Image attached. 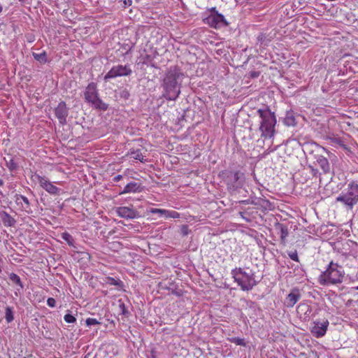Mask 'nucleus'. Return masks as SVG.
I'll return each instance as SVG.
<instances>
[{"instance_id":"obj_25","label":"nucleus","mask_w":358,"mask_h":358,"mask_svg":"<svg viewBox=\"0 0 358 358\" xmlns=\"http://www.w3.org/2000/svg\"><path fill=\"white\" fill-rule=\"evenodd\" d=\"M5 319L7 323H10L14 320L13 311L11 307L7 306L5 309Z\"/></svg>"},{"instance_id":"obj_7","label":"nucleus","mask_w":358,"mask_h":358,"mask_svg":"<svg viewBox=\"0 0 358 358\" xmlns=\"http://www.w3.org/2000/svg\"><path fill=\"white\" fill-rule=\"evenodd\" d=\"M85 99L88 103H91L94 108L106 110L108 108L107 104L103 103L99 98L96 84L90 83L87 86L85 93Z\"/></svg>"},{"instance_id":"obj_37","label":"nucleus","mask_w":358,"mask_h":358,"mask_svg":"<svg viewBox=\"0 0 358 358\" xmlns=\"http://www.w3.org/2000/svg\"><path fill=\"white\" fill-rule=\"evenodd\" d=\"M47 305L49 307L54 308L56 306V301L54 298L50 297L47 300Z\"/></svg>"},{"instance_id":"obj_23","label":"nucleus","mask_w":358,"mask_h":358,"mask_svg":"<svg viewBox=\"0 0 358 358\" xmlns=\"http://www.w3.org/2000/svg\"><path fill=\"white\" fill-rule=\"evenodd\" d=\"M328 139H329L332 143L338 145L340 147H342L343 148H346V145H345L344 141L339 136L332 135V136H328Z\"/></svg>"},{"instance_id":"obj_27","label":"nucleus","mask_w":358,"mask_h":358,"mask_svg":"<svg viewBox=\"0 0 358 358\" xmlns=\"http://www.w3.org/2000/svg\"><path fill=\"white\" fill-rule=\"evenodd\" d=\"M166 211H167V210H166V209L153 208H152L149 210L150 213H151L152 214H158L159 217H166Z\"/></svg>"},{"instance_id":"obj_43","label":"nucleus","mask_w":358,"mask_h":358,"mask_svg":"<svg viewBox=\"0 0 358 358\" xmlns=\"http://www.w3.org/2000/svg\"><path fill=\"white\" fill-rule=\"evenodd\" d=\"M316 171H316L315 169H312V172L313 173V174H315Z\"/></svg>"},{"instance_id":"obj_14","label":"nucleus","mask_w":358,"mask_h":358,"mask_svg":"<svg viewBox=\"0 0 358 358\" xmlns=\"http://www.w3.org/2000/svg\"><path fill=\"white\" fill-rule=\"evenodd\" d=\"M296 312L301 320H308L312 315V308L308 303H301L297 306Z\"/></svg>"},{"instance_id":"obj_24","label":"nucleus","mask_w":358,"mask_h":358,"mask_svg":"<svg viewBox=\"0 0 358 358\" xmlns=\"http://www.w3.org/2000/svg\"><path fill=\"white\" fill-rule=\"evenodd\" d=\"M30 179L32 182L35 184L38 183L40 186H41L42 183L45 179V177L41 176L36 173H34L31 174Z\"/></svg>"},{"instance_id":"obj_26","label":"nucleus","mask_w":358,"mask_h":358,"mask_svg":"<svg viewBox=\"0 0 358 358\" xmlns=\"http://www.w3.org/2000/svg\"><path fill=\"white\" fill-rule=\"evenodd\" d=\"M33 57L36 61L41 63H45L47 62L45 52H43L41 53L33 52Z\"/></svg>"},{"instance_id":"obj_20","label":"nucleus","mask_w":358,"mask_h":358,"mask_svg":"<svg viewBox=\"0 0 358 358\" xmlns=\"http://www.w3.org/2000/svg\"><path fill=\"white\" fill-rule=\"evenodd\" d=\"M276 229L280 231V237L281 242L285 243L286 242V238L289 234L287 227L282 224L278 223L276 225Z\"/></svg>"},{"instance_id":"obj_15","label":"nucleus","mask_w":358,"mask_h":358,"mask_svg":"<svg viewBox=\"0 0 358 358\" xmlns=\"http://www.w3.org/2000/svg\"><path fill=\"white\" fill-rule=\"evenodd\" d=\"M301 294L297 289H293L285 298L284 304L287 308H292L300 299Z\"/></svg>"},{"instance_id":"obj_8","label":"nucleus","mask_w":358,"mask_h":358,"mask_svg":"<svg viewBox=\"0 0 358 358\" xmlns=\"http://www.w3.org/2000/svg\"><path fill=\"white\" fill-rule=\"evenodd\" d=\"M204 22L215 29H219L227 25L224 15L219 13L215 10V8H212L211 13L204 19Z\"/></svg>"},{"instance_id":"obj_2","label":"nucleus","mask_w":358,"mask_h":358,"mask_svg":"<svg viewBox=\"0 0 358 358\" xmlns=\"http://www.w3.org/2000/svg\"><path fill=\"white\" fill-rule=\"evenodd\" d=\"M344 275L343 267L331 262L327 269L319 276L318 282L324 286L336 285L342 283Z\"/></svg>"},{"instance_id":"obj_34","label":"nucleus","mask_w":358,"mask_h":358,"mask_svg":"<svg viewBox=\"0 0 358 358\" xmlns=\"http://www.w3.org/2000/svg\"><path fill=\"white\" fill-rule=\"evenodd\" d=\"M64 320L67 323H73L76 322V317L70 313H67L64 315Z\"/></svg>"},{"instance_id":"obj_18","label":"nucleus","mask_w":358,"mask_h":358,"mask_svg":"<svg viewBox=\"0 0 358 358\" xmlns=\"http://www.w3.org/2000/svg\"><path fill=\"white\" fill-rule=\"evenodd\" d=\"M316 162L317 165L322 169L324 173H329L330 171V164L328 159L322 155H317L316 157Z\"/></svg>"},{"instance_id":"obj_11","label":"nucleus","mask_w":358,"mask_h":358,"mask_svg":"<svg viewBox=\"0 0 358 358\" xmlns=\"http://www.w3.org/2000/svg\"><path fill=\"white\" fill-rule=\"evenodd\" d=\"M118 216L126 219H134L139 216L138 213L132 206H120L115 208Z\"/></svg>"},{"instance_id":"obj_4","label":"nucleus","mask_w":358,"mask_h":358,"mask_svg":"<svg viewBox=\"0 0 358 358\" xmlns=\"http://www.w3.org/2000/svg\"><path fill=\"white\" fill-rule=\"evenodd\" d=\"M231 275L243 291L251 290L257 284L255 273L251 270L236 268L231 271Z\"/></svg>"},{"instance_id":"obj_40","label":"nucleus","mask_w":358,"mask_h":358,"mask_svg":"<svg viewBox=\"0 0 358 358\" xmlns=\"http://www.w3.org/2000/svg\"><path fill=\"white\" fill-rule=\"evenodd\" d=\"M120 308H121L122 313L125 314V307H124V304L123 303L120 304Z\"/></svg>"},{"instance_id":"obj_6","label":"nucleus","mask_w":358,"mask_h":358,"mask_svg":"<svg viewBox=\"0 0 358 358\" xmlns=\"http://www.w3.org/2000/svg\"><path fill=\"white\" fill-rule=\"evenodd\" d=\"M336 201L341 202L349 209H352L358 202V185L353 182L349 184L345 191L337 196Z\"/></svg>"},{"instance_id":"obj_28","label":"nucleus","mask_w":358,"mask_h":358,"mask_svg":"<svg viewBox=\"0 0 358 358\" xmlns=\"http://www.w3.org/2000/svg\"><path fill=\"white\" fill-rule=\"evenodd\" d=\"M62 238L67 242L70 246H73L74 243V239L71 234L67 232L62 233Z\"/></svg>"},{"instance_id":"obj_10","label":"nucleus","mask_w":358,"mask_h":358,"mask_svg":"<svg viewBox=\"0 0 358 358\" xmlns=\"http://www.w3.org/2000/svg\"><path fill=\"white\" fill-rule=\"evenodd\" d=\"M329 324L327 320H323L322 322L314 321L310 327V332L316 338L322 337L327 332Z\"/></svg>"},{"instance_id":"obj_29","label":"nucleus","mask_w":358,"mask_h":358,"mask_svg":"<svg viewBox=\"0 0 358 358\" xmlns=\"http://www.w3.org/2000/svg\"><path fill=\"white\" fill-rule=\"evenodd\" d=\"M229 341L231 343H234V344H236L237 345H241V346H245L246 345V343L245 342L244 339L238 338V337L230 338H229Z\"/></svg>"},{"instance_id":"obj_19","label":"nucleus","mask_w":358,"mask_h":358,"mask_svg":"<svg viewBox=\"0 0 358 358\" xmlns=\"http://www.w3.org/2000/svg\"><path fill=\"white\" fill-rule=\"evenodd\" d=\"M0 217L6 227H13L15 224V219L5 211L0 213Z\"/></svg>"},{"instance_id":"obj_33","label":"nucleus","mask_w":358,"mask_h":358,"mask_svg":"<svg viewBox=\"0 0 358 358\" xmlns=\"http://www.w3.org/2000/svg\"><path fill=\"white\" fill-rule=\"evenodd\" d=\"M168 217L178 218V217H180V214L175 210H167L166 218H168Z\"/></svg>"},{"instance_id":"obj_31","label":"nucleus","mask_w":358,"mask_h":358,"mask_svg":"<svg viewBox=\"0 0 358 358\" xmlns=\"http://www.w3.org/2000/svg\"><path fill=\"white\" fill-rule=\"evenodd\" d=\"M130 156L131 158L134 159L139 160L141 162L143 161V156L142 153L140 152V150L131 152Z\"/></svg>"},{"instance_id":"obj_3","label":"nucleus","mask_w":358,"mask_h":358,"mask_svg":"<svg viewBox=\"0 0 358 358\" xmlns=\"http://www.w3.org/2000/svg\"><path fill=\"white\" fill-rule=\"evenodd\" d=\"M259 117V131L261 136L264 138H271L275 134L276 118L273 113L268 108H260L257 110Z\"/></svg>"},{"instance_id":"obj_13","label":"nucleus","mask_w":358,"mask_h":358,"mask_svg":"<svg viewBox=\"0 0 358 358\" xmlns=\"http://www.w3.org/2000/svg\"><path fill=\"white\" fill-rule=\"evenodd\" d=\"M14 197H15V202L16 203L17 206H18L19 208L22 210H23L27 213H31L32 212L31 209L29 201L26 196L21 195V194H16Z\"/></svg>"},{"instance_id":"obj_42","label":"nucleus","mask_w":358,"mask_h":358,"mask_svg":"<svg viewBox=\"0 0 358 358\" xmlns=\"http://www.w3.org/2000/svg\"><path fill=\"white\" fill-rule=\"evenodd\" d=\"M3 185V181L0 178V187Z\"/></svg>"},{"instance_id":"obj_36","label":"nucleus","mask_w":358,"mask_h":358,"mask_svg":"<svg viewBox=\"0 0 358 358\" xmlns=\"http://www.w3.org/2000/svg\"><path fill=\"white\" fill-rule=\"evenodd\" d=\"M85 322L87 326H92L99 324V322L95 318H87Z\"/></svg>"},{"instance_id":"obj_41","label":"nucleus","mask_w":358,"mask_h":358,"mask_svg":"<svg viewBox=\"0 0 358 358\" xmlns=\"http://www.w3.org/2000/svg\"><path fill=\"white\" fill-rule=\"evenodd\" d=\"M120 308H121L122 313L125 314V307H124V304L123 303L120 304Z\"/></svg>"},{"instance_id":"obj_44","label":"nucleus","mask_w":358,"mask_h":358,"mask_svg":"<svg viewBox=\"0 0 358 358\" xmlns=\"http://www.w3.org/2000/svg\"><path fill=\"white\" fill-rule=\"evenodd\" d=\"M2 10H3V7H2V6L0 4V13L2 12Z\"/></svg>"},{"instance_id":"obj_38","label":"nucleus","mask_w":358,"mask_h":358,"mask_svg":"<svg viewBox=\"0 0 358 358\" xmlns=\"http://www.w3.org/2000/svg\"><path fill=\"white\" fill-rule=\"evenodd\" d=\"M140 0H121L123 2L125 7L130 6L133 3H138Z\"/></svg>"},{"instance_id":"obj_30","label":"nucleus","mask_w":358,"mask_h":358,"mask_svg":"<svg viewBox=\"0 0 358 358\" xmlns=\"http://www.w3.org/2000/svg\"><path fill=\"white\" fill-rule=\"evenodd\" d=\"M284 122L287 126H294L296 124L294 117L292 115L289 114H287Z\"/></svg>"},{"instance_id":"obj_46","label":"nucleus","mask_w":358,"mask_h":358,"mask_svg":"<svg viewBox=\"0 0 358 358\" xmlns=\"http://www.w3.org/2000/svg\"><path fill=\"white\" fill-rule=\"evenodd\" d=\"M356 289H358V286L356 287Z\"/></svg>"},{"instance_id":"obj_12","label":"nucleus","mask_w":358,"mask_h":358,"mask_svg":"<svg viewBox=\"0 0 358 358\" xmlns=\"http://www.w3.org/2000/svg\"><path fill=\"white\" fill-rule=\"evenodd\" d=\"M55 113L59 122L62 124H65L66 122V117L69 114L66 104L64 101L59 103L57 108L55 109Z\"/></svg>"},{"instance_id":"obj_45","label":"nucleus","mask_w":358,"mask_h":358,"mask_svg":"<svg viewBox=\"0 0 358 358\" xmlns=\"http://www.w3.org/2000/svg\"><path fill=\"white\" fill-rule=\"evenodd\" d=\"M241 215L243 217V213H240Z\"/></svg>"},{"instance_id":"obj_5","label":"nucleus","mask_w":358,"mask_h":358,"mask_svg":"<svg viewBox=\"0 0 358 358\" xmlns=\"http://www.w3.org/2000/svg\"><path fill=\"white\" fill-rule=\"evenodd\" d=\"M221 176L230 191L241 188L245 182L244 174L239 171H224L221 173Z\"/></svg>"},{"instance_id":"obj_17","label":"nucleus","mask_w":358,"mask_h":358,"mask_svg":"<svg viewBox=\"0 0 358 358\" xmlns=\"http://www.w3.org/2000/svg\"><path fill=\"white\" fill-rule=\"evenodd\" d=\"M141 190L142 187L141 184L136 182H131L124 187V189L120 194L136 193L141 192Z\"/></svg>"},{"instance_id":"obj_22","label":"nucleus","mask_w":358,"mask_h":358,"mask_svg":"<svg viewBox=\"0 0 358 358\" xmlns=\"http://www.w3.org/2000/svg\"><path fill=\"white\" fill-rule=\"evenodd\" d=\"M4 159L6 160V165L7 168L10 171H15L17 169V163L15 161L13 157H9L8 159L4 158Z\"/></svg>"},{"instance_id":"obj_39","label":"nucleus","mask_w":358,"mask_h":358,"mask_svg":"<svg viewBox=\"0 0 358 358\" xmlns=\"http://www.w3.org/2000/svg\"><path fill=\"white\" fill-rule=\"evenodd\" d=\"M122 178V175H117V176H115L113 178V181H114V182H118V181H120Z\"/></svg>"},{"instance_id":"obj_21","label":"nucleus","mask_w":358,"mask_h":358,"mask_svg":"<svg viewBox=\"0 0 358 358\" xmlns=\"http://www.w3.org/2000/svg\"><path fill=\"white\" fill-rule=\"evenodd\" d=\"M9 279L10 281L19 286L20 288L17 289V291H20L23 289L24 286L23 284L20 280V278L15 273H11L9 275Z\"/></svg>"},{"instance_id":"obj_47","label":"nucleus","mask_w":358,"mask_h":358,"mask_svg":"<svg viewBox=\"0 0 358 358\" xmlns=\"http://www.w3.org/2000/svg\"><path fill=\"white\" fill-rule=\"evenodd\" d=\"M23 358H27V357H23Z\"/></svg>"},{"instance_id":"obj_35","label":"nucleus","mask_w":358,"mask_h":358,"mask_svg":"<svg viewBox=\"0 0 358 358\" xmlns=\"http://www.w3.org/2000/svg\"><path fill=\"white\" fill-rule=\"evenodd\" d=\"M289 257L295 262H299V257L296 250L289 251L287 252Z\"/></svg>"},{"instance_id":"obj_9","label":"nucleus","mask_w":358,"mask_h":358,"mask_svg":"<svg viewBox=\"0 0 358 358\" xmlns=\"http://www.w3.org/2000/svg\"><path fill=\"white\" fill-rule=\"evenodd\" d=\"M131 73V69L129 65H117L113 66L104 76V80H108L118 76H129Z\"/></svg>"},{"instance_id":"obj_16","label":"nucleus","mask_w":358,"mask_h":358,"mask_svg":"<svg viewBox=\"0 0 358 358\" xmlns=\"http://www.w3.org/2000/svg\"><path fill=\"white\" fill-rule=\"evenodd\" d=\"M47 192L52 195H58L61 193V189L56 187L53 182L50 181L47 178L44 180L41 186Z\"/></svg>"},{"instance_id":"obj_32","label":"nucleus","mask_w":358,"mask_h":358,"mask_svg":"<svg viewBox=\"0 0 358 358\" xmlns=\"http://www.w3.org/2000/svg\"><path fill=\"white\" fill-rule=\"evenodd\" d=\"M106 283L110 285L120 286L122 284V281L120 280L119 279L108 278L106 280Z\"/></svg>"},{"instance_id":"obj_1","label":"nucleus","mask_w":358,"mask_h":358,"mask_svg":"<svg viewBox=\"0 0 358 358\" xmlns=\"http://www.w3.org/2000/svg\"><path fill=\"white\" fill-rule=\"evenodd\" d=\"M183 74L176 69H170L165 76L163 83V96L169 100H176L180 93V84Z\"/></svg>"}]
</instances>
